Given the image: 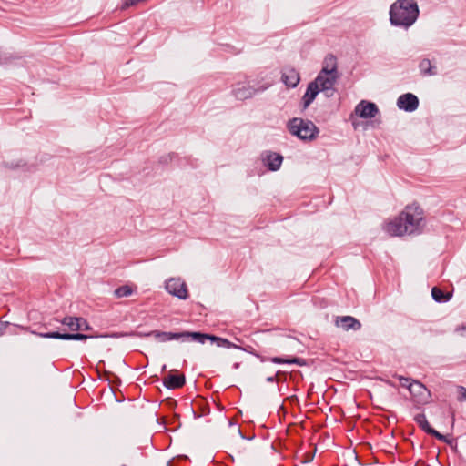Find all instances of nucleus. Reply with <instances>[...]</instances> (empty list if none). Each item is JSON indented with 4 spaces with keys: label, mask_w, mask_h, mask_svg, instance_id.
Returning a JSON list of instances; mask_svg holds the SVG:
<instances>
[{
    "label": "nucleus",
    "mask_w": 466,
    "mask_h": 466,
    "mask_svg": "<svg viewBox=\"0 0 466 466\" xmlns=\"http://www.w3.org/2000/svg\"><path fill=\"white\" fill-rule=\"evenodd\" d=\"M424 210L417 204L407 205L398 217L388 222L384 230L391 237L420 235L426 227Z\"/></svg>",
    "instance_id": "obj_1"
},
{
    "label": "nucleus",
    "mask_w": 466,
    "mask_h": 466,
    "mask_svg": "<svg viewBox=\"0 0 466 466\" xmlns=\"http://www.w3.org/2000/svg\"><path fill=\"white\" fill-rule=\"evenodd\" d=\"M56 322L61 323L62 325L66 326L73 333L67 332H60L58 330L56 331H37L31 329L30 328H25V330H28L31 334H34L37 337L44 339H62V340H77L84 341L88 339H93L95 336L86 335L83 333H79V330H89L91 327L87 320L82 317H72L66 316L62 319H54Z\"/></svg>",
    "instance_id": "obj_2"
},
{
    "label": "nucleus",
    "mask_w": 466,
    "mask_h": 466,
    "mask_svg": "<svg viewBox=\"0 0 466 466\" xmlns=\"http://www.w3.org/2000/svg\"><path fill=\"white\" fill-rule=\"evenodd\" d=\"M419 15L420 8L415 0H396L390 6L389 20L394 27L408 30Z\"/></svg>",
    "instance_id": "obj_3"
},
{
    "label": "nucleus",
    "mask_w": 466,
    "mask_h": 466,
    "mask_svg": "<svg viewBox=\"0 0 466 466\" xmlns=\"http://www.w3.org/2000/svg\"><path fill=\"white\" fill-rule=\"evenodd\" d=\"M319 76H321L319 82L320 92L324 93L327 98L332 97L336 92L335 84L339 77L337 58L334 55L329 54L325 57L324 66L319 71Z\"/></svg>",
    "instance_id": "obj_4"
},
{
    "label": "nucleus",
    "mask_w": 466,
    "mask_h": 466,
    "mask_svg": "<svg viewBox=\"0 0 466 466\" xmlns=\"http://www.w3.org/2000/svg\"><path fill=\"white\" fill-rule=\"evenodd\" d=\"M289 132L302 141H312L319 136V127L309 119L293 117L287 122Z\"/></svg>",
    "instance_id": "obj_5"
},
{
    "label": "nucleus",
    "mask_w": 466,
    "mask_h": 466,
    "mask_svg": "<svg viewBox=\"0 0 466 466\" xmlns=\"http://www.w3.org/2000/svg\"><path fill=\"white\" fill-rule=\"evenodd\" d=\"M320 80L321 76H319V73L316 78L308 84L300 102L302 111L306 110L314 102L317 96L320 93Z\"/></svg>",
    "instance_id": "obj_6"
},
{
    "label": "nucleus",
    "mask_w": 466,
    "mask_h": 466,
    "mask_svg": "<svg viewBox=\"0 0 466 466\" xmlns=\"http://www.w3.org/2000/svg\"><path fill=\"white\" fill-rule=\"evenodd\" d=\"M166 290L179 299H187L188 297L187 284L179 278H172L166 281Z\"/></svg>",
    "instance_id": "obj_7"
},
{
    "label": "nucleus",
    "mask_w": 466,
    "mask_h": 466,
    "mask_svg": "<svg viewBox=\"0 0 466 466\" xmlns=\"http://www.w3.org/2000/svg\"><path fill=\"white\" fill-rule=\"evenodd\" d=\"M396 105L400 110H403L407 113H412L418 109L420 101L416 95L412 93H405L398 97Z\"/></svg>",
    "instance_id": "obj_8"
},
{
    "label": "nucleus",
    "mask_w": 466,
    "mask_h": 466,
    "mask_svg": "<svg viewBox=\"0 0 466 466\" xmlns=\"http://www.w3.org/2000/svg\"><path fill=\"white\" fill-rule=\"evenodd\" d=\"M283 159V156L279 153L269 150H266L261 153V161L263 165L271 172H276L280 168Z\"/></svg>",
    "instance_id": "obj_9"
},
{
    "label": "nucleus",
    "mask_w": 466,
    "mask_h": 466,
    "mask_svg": "<svg viewBox=\"0 0 466 466\" xmlns=\"http://www.w3.org/2000/svg\"><path fill=\"white\" fill-rule=\"evenodd\" d=\"M355 114L363 119L372 118L379 114V108L373 102L361 100L355 107Z\"/></svg>",
    "instance_id": "obj_10"
},
{
    "label": "nucleus",
    "mask_w": 466,
    "mask_h": 466,
    "mask_svg": "<svg viewBox=\"0 0 466 466\" xmlns=\"http://www.w3.org/2000/svg\"><path fill=\"white\" fill-rule=\"evenodd\" d=\"M281 81L289 88H295L300 81L299 73L291 66H286L281 70Z\"/></svg>",
    "instance_id": "obj_11"
},
{
    "label": "nucleus",
    "mask_w": 466,
    "mask_h": 466,
    "mask_svg": "<svg viewBox=\"0 0 466 466\" xmlns=\"http://www.w3.org/2000/svg\"><path fill=\"white\" fill-rule=\"evenodd\" d=\"M410 393L417 399L419 402H427L431 396L430 390L426 386L419 380H413V383L410 384Z\"/></svg>",
    "instance_id": "obj_12"
},
{
    "label": "nucleus",
    "mask_w": 466,
    "mask_h": 466,
    "mask_svg": "<svg viewBox=\"0 0 466 466\" xmlns=\"http://www.w3.org/2000/svg\"><path fill=\"white\" fill-rule=\"evenodd\" d=\"M335 325L341 327L343 330H360L361 329L360 321L352 316H340L335 319Z\"/></svg>",
    "instance_id": "obj_13"
},
{
    "label": "nucleus",
    "mask_w": 466,
    "mask_h": 466,
    "mask_svg": "<svg viewBox=\"0 0 466 466\" xmlns=\"http://www.w3.org/2000/svg\"><path fill=\"white\" fill-rule=\"evenodd\" d=\"M207 341H209L212 344H215L218 348H225V349H237L238 345L231 342L226 338H222L214 334L209 333H204L203 339H202V345L205 344Z\"/></svg>",
    "instance_id": "obj_14"
},
{
    "label": "nucleus",
    "mask_w": 466,
    "mask_h": 466,
    "mask_svg": "<svg viewBox=\"0 0 466 466\" xmlns=\"http://www.w3.org/2000/svg\"><path fill=\"white\" fill-rule=\"evenodd\" d=\"M258 92L257 89L250 86H245V85H237L231 91L232 95L238 99V100H247L248 98L253 97L256 93Z\"/></svg>",
    "instance_id": "obj_15"
},
{
    "label": "nucleus",
    "mask_w": 466,
    "mask_h": 466,
    "mask_svg": "<svg viewBox=\"0 0 466 466\" xmlns=\"http://www.w3.org/2000/svg\"><path fill=\"white\" fill-rule=\"evenodd\" d=\"M186 383L184 374H169L163 380V386L167 390H176L182 388Z\"/></svg>",
    "instance_id": "obj_16"
},
{
    "label": "nucleus",
    "mask_w": 466,
    "mask_h": 466,
    "mask_svg": "<svg viewBox=\"0 0 466 466\" xmlns=\"http://www.w3.org/2000/svg\"><path fill=\"white\" fill-rule=\"evenodd\" d=\"M418 68L422 76H432L438 74L436 66L428 58H422L418 65Z\"/></svg>",
    "instance_id": "obj_17"
},
{
    "label": "nucleus",
    "mask_w": 466,
    "mask_h": 466,
    "mask_svg": "<svg viewBox=\"0 0 466 466\" xmlns=\"http://www.w3.org/2000/svg\"><path fill=\"white\" fill-rule=\"evenodd\" d=\"M413 420L424 432L431 436H437L438 431L429 424L424 413L416 414Z\"/></svg>",
    "instance_id": "obj_18"
},
{
    "label": "nucleus",
    "mask_w": 466,
    "mask_h": 466,
    "mask_svg": "<svg viewBox=\"0 0 466 466\" xmlns=\"http://www.w3.org/2000/svg\"><path fill=\"white\" fill-rule=\"evenodd\" d=\"M452 292H444L438 287H433L431 289L432 299L437 303H446L450 301L452 298Z\"/></svg>",
    "instance_id": "obj_19"
},
{
    "label": "nucleus",
    "mask_w": 466,
    "mask_h": 466,
    "mask_svg": "<svg viewBox=\"0 0 466 466\" xmlns=\"http://www.w3.org/2000/svg\"><path fill=\"white\" fill-rule=\"evenodd\" d=\"M179 339L181 341H193L202 344L204 332L200 331H182L179 332Z\"/></svg>",
    "instance_id": "obj_20"
},
{
    "label": "nucleus",
    "mask_w": 466,
    "mask_h": 466,
    "mask_svg": "<svg viewBox=\"0 0 466 466\" xmlns=\"http://www.w3.org/2000/svg\"><path fill=\"white\" fill-rule=\"evenodd\" d=\"M437 440L441 441L448 444L454 452H458V441L455 439H451L447 435H443L438 431L437 436H434Z\"/></svg>",
    "instance_id": "obj_21"
},
{
    "label": "nucleus",
    "mask_w": 466,
    "mask_h": 466,
    "mask_svg": "<svg viewBox=\"0 0 466 466\" xmlns=\"http://www.w3.org/2000/svg\"><path fill=\"white\" fill-rule=\"evenodd\" d=\"M133 289L128 285H123L115 289L114 294L116 298H127L131 296Z\"/></svg>",
    "instance_id": "obj_22"
},
{
    "label": "nucleus",
    "mask_w": 466,
    "mask_h": 466,
    "mask_svg": "<svg viewBox=\"0 0 466 466\" xmlns=\"http://www.w3.org/2000/svg\"><path fill=\"white\" fill-rule=\"evenodd\" d=\"M394 378H396L400 385L404 388H407L408 390H410V384L413 383V380L411 378H409V377H404L402 375H399V374H394L393 375Z\"/></svg>",
    "instance_id": "obj_23"
},
{
    "label": "nucleus",
    "mask_w": 466,
    "mask_h": 466,
    "mask_svg": "<svg viewBox=\"0 0 466 466\" xmlns=\"http://www.w3.org/2000/svg\"><path fill=\"white\" fill-rule=\"evenodd\" d=\"M154 336L160 342L169 341V334L168 331H160V330H153Z\"/></svg>",
    "instance_id": "obj_24"
},
{
    "label": "nucleus",
    "mask_w": 466,
    "mask_h": 466,
    "mask_svg": "<svg viewBox=\"0 0 466 466\" xmlns=\"http://www.w3.org/2000/svg\"><path fill=\"white\" fill-rule=\"evenodd\" d=\"M129 332H112L109 334H103L100 336H95V338H112V339H119V338H125V337H130L128 335Z\"/></svg>",
    "instance_id": "obj_25"
},
{
    "label": "nucleus",
    "mask_w": 466,
    "mask_h": 466,
    "mask_svg": "<svg viewBox=\"0 0 466 466\" xmlns=\"http://www.w3.org/2000/svg\"><path fill=\"white\" fill-rule=\"evenodd\" d=\"M288 364H296L300 367L308 365L307 360L299 357H289Z\"/></svg>",
    "instance_id": "obj_26"
},
{
    "label": "nucleus",
    "mask_w": 466,
    "mask_h": 466,
    "mask_svg": "<svg viewBox=\"0 0 466 466\" xmlns=\"http://www.w3.org/2000/svg\"><path fill=\"white\" fill-rule=\"evenodd\" d=\"M130 337L147 338L154 336L153 330L148 332L129 331Z\"/></svg>",
    "instance_id": "obj_27"
},
{
    "label": "nucleus",
    "mask_w": 466,
    "mask_h": 466,
    "mask_svg": "<svg viewBox=\"0 0 466 466\" xmlns=\"http://www.w3.org/2000/svg\"><path fill=\"white\" fill-rule=\"evenodd\" d=\"M289 358H283V357H271L269 358V361H271L274 364H288Z\"/></svg>",
    "instance_id": "obj_28"
},
{
    "label": "nucleus",
    "mask_w": 466,
    "mask_h": 466,
    "mask_svg": "<svg viewBox=\"0 0 466 466\" xmlns=\"http://www.w3.org/2000/svg\"><path fill=\"white\" fill-rule=\"evenodd\" d=\"M236 350H241V351H244V352H247L248 354H251L253 356H255V354H257L258 352L254 350V348L252 346H246V347H242V346H239L238 345V348Z\"/></svg>",
    "instance_id": "obj_29"
},
{
    "label": "nucleus",
    "mask_w": 466,
    "mask_h": 466,
    "mask_svg": "<svg viewBox=\"0 0 466 466\" xmlns=\"http://www.w3.org/2000/svg\"><path fill=\"white\" fill-rule=\"evenodd\" d=\"M12 60V56L7 54H0V66L7 65Z\"/></svg>",
    "instance_id": "obj_30"
},
{
    "label": "nucleus",
    "mask_w": 466,
    "mask_h": 466,
    "mask_svg": "<svg viewBox=\"0 0 466 466\" xmlns=\"http://www.w3.org/2000/svg\"><path fill=\"white\" fill-rule=\"evenodd\" d=\"M168 334H169V341L173 340V339L179 340V336H178L179 332L168 331Z\"/></svg>",
    "instance_id": "obj_31"
},
{
    "label": "nucleus",
    "mask_w": 466,
    "mask_h": 466,
    "mask_svg": "<svg viewBox=\"0 0 466 466\" xmlns=\"http://www.w3.org/2000/svg\"><path fill=\"white\" fill-rule=\"evenodd\" d=\"M8 322H0V335H3Z\"/></svg>",
    "instance_id": "obj_32"
},
{
    "label": "nucleus",
    "mask_w": 466,
    "mask_h": 466,
    "mask_svg": "<svg viewBox=\"0 0 466 466\" xmlns=\"http://www.w3.org/2000/svg\"><path fill=\"white\" fill-rule=\"evenodd\" d=\"M255 357H256L257 359H258L261 362H265V361H267V360H269V358L268 359V358H266V357L262 356V355H261V354H259V353L255 354Z\"/></svg>",
    "instance_id": "obj_33"
},
{
    "label": "nucleus",
    "mask_w": 466,
    "mask_h": 466,
    "mask_svg": "<svg viewBox=\"0 0 466 466\" xmlns=\"http://www.w3.org/2000/svg\"><path fill=\"white\" fill-rule=\"evenodd\" d=\"M460 391L461 392V397L466 400V388L463 386L459 387Z\"/></svg>",
    "instance_id": "obj_34"
},
{
    "label": "nucleus",
    "mask_w": 466,
    "mask_h": 466,
    "mask_svg": "<svg viewBox=\"0 0 466 466\" xmlns=\"http://www.w3.org/2000/svg\"><path fill=\"white\" fill-rule=\"evenodd\" d=\"M238 434L240 435V437L244 440L251 441L252 439H254V436H252V437L244 436L242 431H240V429H238Z\"/></svg>",
    "instance_id": "obj_35"
},
{
    "label": "nucleus",
    "mask_w": 466,
    "mask_h": 466,
    "mask_svg": "<svg viewBox=\"0 0 466 466\" xmlns=\"http://www.w3.org/2000/svg\"><path fill=\"white\" fill-rule=\"evenodd\" d=\"M266 381H267V382H268V383L275 382V381H276V376H268V377L266 379Z\"/></svg>",
    "instance_id": "obj_36"
},
{
    "label": "nucleus",
    "mask_w": 466,
    "mask_h": 466,
    "mask_svg": "<svg viewBox=\"0 0 466 466\" xmlns=\"http://www.w3.org/2000/svg\"><path fill=\"white\" fill-rule=\"evenodd\" d=\"M239 367H240V363H239V362H235V363L232 365V368H233L234 370H238Z\"/></svg>",
    "instance_id": "obj_37"
},
{
    "label": "nucleus",
    "mask_w": 466,
    "mask_h": 466,
    "mask_svg": "<svg viewBox=\"0 0 466 466\" xmlns=\"http://www.w3.org/2000/svg\"><path fill=\"white\" fill-rule=\"evenodd\" d=\"M314 458V455H311L309 458H307L306 461H304V463H308V462H310Z\"/></svg>",
    "instance_id": "obj_38"
},
{
    "label": "nucleus",
    "mask_w": 466,
    "mask_h": 466,
    "mask_svg": "<svg viewBox=\"0 0 466 466\" xmlns=\"http://www.w3.org/2000/svg\"><path fill=\"white\" fill-rule=\"evenodd\" d=\"M192 413H193V417L195 419H198V418L201 417V415L197 414V412L194 410H192Z\"/></svg>",
    "instance_id": "obj_39"
},
{
    "label": "nucleus",
    "mask_w": 466,
    "mask_h": 466,
    "mask_svg": "<svg viewBox=\"0 0 466 466\" xmlns=\"http://www.w3.org/2000/svg\"><path fill=\"white\" fill-rule=\"evenodd\" d=\"M386 383L391 387H395V384L391 382L390 380H387Z\"/></svg>",
    "instance_id": "obj_40"
},
{
    "label": "nucleus",
    "mask_w": 466,
    "mask_h": 466,
    "mask_svg": "<svg viewBox=\"0 0 466 466\" xmlns=\"http://www.w3.org/2000/svg\"><path fill=\"white\" fill-rule=\"evenodd\" d=\"M166 369H167V365H166V364H164V365L162 366V368H161V370H162V371H164Z\"/></svg>",
    "instance_id": "obj_41"
},
{
    "label": "nucleus",
    "mask_w": 466,
    "mask_h": 466,
    "mask_svg": "<svg viewBox=\"0 0 466 466\" xmlns=\"http://www.w3.org/2000/svg\"><path fill=\"white\" fill-rule=\"evenodd\" d=\"M41 328L46 329V325H43Z\"/></svg>",
    "instance_id": "obj_42"
},
{
    "label": "nucleus",
    "mask_w": 466,
    "mask_h": 466,
    "mask_svg": "<svg viewBox=\"0 0 466 466\" xmlns=\"http://www.w3.org/2000/svg\"><path fill=\"white\" fill-rule=\"evenodd\" d=\"M121 466H127V465H126V464H123V465H121Z\"/></svg>",
    "instance_id": "obj_43"
}]
</instances>
